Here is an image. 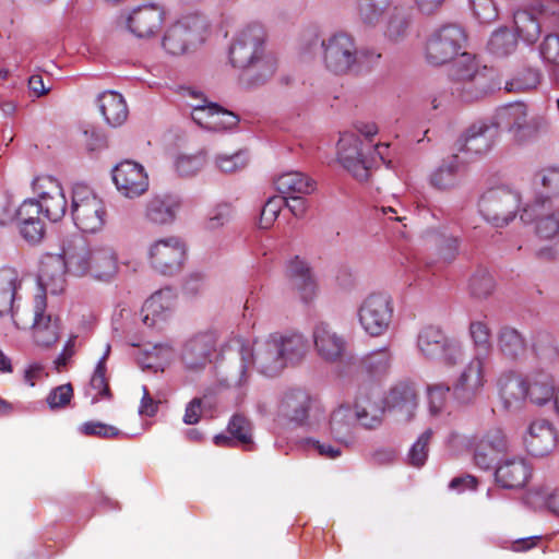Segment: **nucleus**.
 Here are the masks:
<instances>
[{"instance_id": "3", "label": "nucleus", "mask_w": 559, "mask_h": 559, "mask_svg": "<svg viewBox=\"0 0 559 559\" xmlns=\"http://www.w3.org/2000/svg\"><path fill=\"white\" fill-rule=\"evenodd\" d=\"M13 323L17 329L32 330L34 342L50 347L59 340V318L47 312L45 294L34 295L31 307L17 308L13 313Z\"/></svg>"}, {"instance_id": "52", "label": "nucleus", "mask_w": 559, "mask_h": 559, "mask_svg": "<svg viewBox=\"0 0 559 559\" xmlns=\"http://www.w3.org/2000/svg\"><path fill=\"white\" fill-rule=\"evenodd\" d=\"M409 25V17L397 8H394L388 21L384 34L391 41L402 40L406 37Z\"/></svg>"}, {"instance_id": "56", "label": "nucleus", "mask_w": 559, "mask_h": 559, "mask_svg": "<svg viewBox=\"0 0 559 559\" xmlns=\"http://www.w3.org/2000/svg\"><path fill=\"white\" fill-rule=\"evenodd\" d=\"M73 399V386L71 383H64L53 388L46 397V402L51 411L64 408Z\"/></svg>"}, {"instance_id": "50", "label": "nucleus", "mask_w": 559, "mask_h": 559, "mask_svg": "<svg viewBox=\"0 0 559 559\" xmlns=\"http://www.w3.org/2000/svg\"><path fill=\"white\" fill-rule=\"evenodd\" d=\"M390 4L391 0H357L360 21L366 25H377Z\"/></svg>"}, {"instance_id": "63", "label": "nucleus", "mask_w": 559, "mask_h": 559, "mask_svg": "<svg viewBox=\"0 0 559 559\" xmlns=\"http://www.w3.org/2000/svg\"><path fill=\"white\" fill-rule=\"evenodd\" d=\"M40 214H43V211L38 200L28 199L23 201V203L16 210L15 219L17 221V224L37 221L40 219Z\"/></svg>"}, {"instance_id": "6", "label": "nucleus", "mask_w": 559, "mask_h": 559, "mask_svg": "<svg viewBox=\"0 0 559 559\" xmlns=\"http://www.w3.org/2000/svg\"><path fill=\"white\" fill-rule=\"evenodd\" d=\"M71 214L75 226L86 234L100 231L108 217L104 200L84 185L73 189Z\"/></svg>"}, {"instance_id": "55", "label": "nucleus", "mask_w": 559, "mask_h": 559, "mask_svg": "<svg viewBox=\"0 0 559 559\" xmlns=\"http://www.w3.org/2000/svg\"><path fill=\"white\" fill-rule=\"evenodd\" d=\"M432 437V430L427 429L420 435L417 441L413 444L408 453L409 463L413 466L420 467L425 464L428 456V444Z\"/></svg>"}, {"instance_id": "40", "label": "nucleus", "mask_w": 559, "mask_h": 559, "mask_svg": "<svg viewBox=\"0 0 559 559\" xmlns=\"http://www.w3.org/2000/svg\"><path fill=\"white\" fill-rule=\"evenodd\" d=\"M91 272L88 275L96 280L111 278L118 269L117 257L109 248H95L92 252Z\"/></svg>"}, {"instance_id": "48", "label": "nucleus", "mask_w": 559, "mask_h": 559, "mask_svg": "<svg viewBox=\"0 0 559 559\" xmlns=\"http://www.w3.org/2000/svg\"><path fill=\"white\" fill-rule=\"evenodd\" d=\"M468 333L476 352L475 355L486 358L492 349L491 330L488 323L484 320L471 321Z\"/></svg>"}, {"instance_id": "2", "label": "nucleus", "mask_w": 559, "mask_h": 559, "mask_svg": "<svg viewBox=\"0 0 559 559\" xmlns=\"http://www.w3.org/2000/svg\"><path fill=\"white\" fill-rule=\"evenodd\" d=\"M265 31L254 23L242 28L229 48V59L235 68L254 69L255 83L264 82L276 70V60L264 53Z\"/></svg>"}, {"instance_id": "34", "label": "nucleus", "mask_w": 559, "mask_h": 559, "mask_svg": "<svg viewBox=\"0 0 559 559\" xmlns=\"http://www.w3.org/2000/svg\"><path fill=\"white\" fill-rule=\"evenodd\" d=\"M228 432L231 437L217 435L214 443L218 447H230L234 443L242 445L246 450L252 449V435L250 420L241 415L235 414L228 423Z\"/></svg>"}, {"instance_id": "38", "label": "nucleus", "mask_w": 559, "mask_h": 559, "mask_svg": "<svg viewBox=\"0 0 559 559\" xmlns=\"http://www.w3.org/2000/svg\"><path fill=\"white\" fill-rule=\"evenodd\" d=\"M275 187L282 197L309 194L314 191L316 182L302 173L288 171L277 177Z\"/></svg>"}, {"instance_id": "14", "label": "nucleus", "mask_w": 559, "mask_h": 559, "mask_svg": "<svg viewBox=\"0 0 559 559\" xmlns=\"http://www.w3.org/2000/svg\"><path fill=\"white\" fill-rule=\"evenodd\" d=\"M473 449V461L475 465L484 471L492 467L499 455L508 453L510 442L500 428H490L481 436H476L471 441Z\"/></svg>"}, {"instance_id": "42", "label": "nucleus", "mask_w": 559, "mask_h": 559, "mask_svg": "<svg viewBox=\"0 0 559 559\" xmlns=\"http://www.w3.org/2000/svg\"><path fill=\"white\" fill-rule=\"evenodd\" d=\"M17 289V277L13 270H0V317L10 314L13 319V313L20 308L14 307V300Z\"/></svg>"}, {"instance_id": "31", "label": "nucleus", "mask_w": 559, "mask_h": 559, "mask_svg": "<svg viewBox=\"0 0 559 559\" xmlns=\"http://www.w3.org/2000/svg\"><path fill=\"white\" fill-rule=\"evenodd\" d=\"M385 404L390 411H395L405 420H409L417 407V392L414 385L406 382L396 384L386 396Z\"/></svg>"}, {"instance_id": "58", "label": "nucleus", "mask_w": 559, "mask_h": 559, "mask_svg": "<svg viewBox=\"0 0 559 559\" xmlns=\"http://www.w3.org/2000/svg\"><path fill=\"white\" fill-rule=\"evenodd\" d=\"M536 233L540 238L545 239H551L559 235V209L537 219Z\"/></svg>"}, {"instance_id": "30", "label": "nucleus", "mask_w": 559, "mask_h": 559, "mask_svg": "<svg viewBox=\"0 0 559 559\" xmlns=\"http://www.w3.org/2000/svg\"><path fill=\"white\" fill-rule=\"evenodd\" d=\"M527 399L536 405H545L555 400L554 377L545 370H534L525 378Z\"/></svg>"}, {"instance_id": "4", "label": "nucleus", "mask_w": 559, "mask_h": 559, "mask_svg": "<svg viewBox=\"0 0 559 559\" xmlns=\"http://www.w3.org/2000/svg\"><path fill=\"white\" fill-rule=\"evenodd\" d=\"M450 75L457 85L455 91L460 93L464 102L479 99L493 90L491 76L487 68L484 67L480 70L475 57L467 52L460 55L451 68Z\"/></svg>"}, {"instance_id": "29", "label": "nucleus", "mask_w": 559, "mask_h": 559, "mask_svg": "<svg viewBox=\"0 0 559 559\" xmlns=\"http://www.w3.org/2000/svg\"><path fill=\"white\" fill-rule=\"evenodd\" d=\"M180 207L181 200L177 195H155L145 205V218L155 225L171 224Z\"/></svg>"}, {"instance_id": "21", "label": "nucleus", "mask_w": 559, "mask_h": 559, "mask_svg": "<svg viewBox=\"0 0 559 559\" xmlns=\"http://www.w3.org/2000/svg\"><path fill=\"white\" fill-rule=\"evenodd\" d=\"M485 358L475 355L453 385L455 399L464 404L474 401L485 384Z\"/></svg>"}, {"instance_id": "45", "label": "nucleus", "mask_w": 559, "mask_h": 559, "mask_svg": "<svg viewBox=\"0 0 559 559\" xmlns=\"http://www.w3.org/2000/svg\"><path fill=\"white\" fill-rule=\"evenodd\" d=\"M540 83V72L532 67H525L516 71L504 83L507 93H530L537 88Z\"/></svg>"}, {"instance_id": "13", "label": "nucleus", "mask_w": 559, "mask_h": 559, "mask_svg": "<svg viewBox=\"0 0 559 559\" xmlns=\"http://www.w3.org/2000/svg\"><path fill=\"white\" fill-rule=\"evenodd\" d=\"M186 258V245L176 237L156 240L148 249V263L162 275L173 276L179 273Z\"/></svg>"}, {"instance_id": "12", "label": "nucleus", "mask_w": 559, "mask_h": 559, "mask_svg": "<svg viewBox=\"0 0 559 559\" xmlns=\"http://www.w3.org/2000/svg\"><path fill=\"white\" fill-rule=\"evenodd\" d=\"M362 329L371 336L384 334L392 321L393 302L389 295L378 293L369 295L358 311Z\"/></svg>"}, {"instance_id": "28", "label": "nucleus", "mask_w": 559, "mask_h": 559, "mask_svg": "<svg viewBox=\"0 0 559 559\" xmlns=\"http://www.w3.org/2000/svg\"><path fill=\"white\" fill-rule=\"evenodd\" d=\"M92 252L93 249L83 239L78 238L68 242L60 257L64 261L67 272L81 277L91 272Z\"/></svg>"}, {"instance_id": "49", "label": "nucleus", "mask_w": 559, "mask_h": 559, "mask_svg": "<svg viewBox=\"0 0 559 559\" xmlns=\"http://www.w3.org/2000/svg\"><path fill=\"white\" fill-rule=\"evenodd\" d=\"M516 35L527 44H534L540 35L538 20L528 11H518L513 16Z\"/></svg>"}, {"instance_id": "10", "label": "nucleus", "mask_w": 559, "mask_h": 559, "mask_svg": "<svg viewBox=\"0 0 559 559\" xmlns=\"http://www.w3.org/2000/svg\"><path fill=\"white\" fill-rule=\"evenodd\" d=\"M205 22L198 16L185 17L173 24L163 37V48L173 56L187 53L203 41Z\"/></svg>"}, {"instance_id": "43", "label": "nucleus", "mask_w": 559, "mask_h": 559, "mask_svg": "<svg viewBox=\"0 0 559 559\" xmlns=\"http://www.w3.org/2000/svg\"><path fill=\"white\" fill-rule=\"evenodd\" d=\"M498 348L508 359L515 360L526 350V342L522 334L511 326H502L498 333Z\"/></svg>"}, {"instance_id": "16", "label": "nucleus", "mask_w": 559, "mask_h": 559, "mask_svg": "<svg viewBox=\"0 0 559 559\" xmlns=\"http://www.w3.org/2000/svg\"><path fill=\"white\" fill-rule=\"evenodd\" d=\"M112 179L119 192L133 199L148 189V177L144 167L133 160H123L112 170Z\"/></svg>"}, {"instance_id": "57", "label": "nucleus", "mask_w": 559, "mask_h": 559, "mask_svg": "<svg viewBox=\"0 0 559 559\" xmlns=\"http://www.w3.org/2000/svg\"><path fill=\"white\" fill-rule=\"evenodd\" d=\"M542 187L547 193V199L559 195V167L548 166L538 171L536 175Z\"/></svg>"}, {"instance_id": "8", "label": "nucleus", "mask_w": 559, "mask_h": 559, "mask_svg": "<svg viewBox=\"0 0 559 559\" xmlns=\"http://www.w3.org/2000/svg\"><path fill=\"white\" fill-rule=\"evenodd\" d=\"M182 96L195 100L191 103L192 108L191 117L200 127L212 130L221 131L235 127L239 119L238 117L214 103H207L202 93L192 87H183Z\"/></svg>"}, {"instance_id": "9", "label": "nucleus", "mask_w": 559, "mask_h": 559, "mask_svg": "<svg viewBox=\"0 0 559 559\" xmlns=\"http://www.w3.org/2000/svg\"><path fill=\"white\" fill-rule=\"evenodd\" d=\"M280 408L284 416L298 426L316 427L324 417L320 401L301 389L286 392Z\"/></svg>"}, {"instance_id": "62", "label": "nucleus", "mask_w": 559, "mask_h": 559, "mask_svg": "<svg viewBox=\"0 0 559 559\" xmlns=\"http://www.w3.org/2000/svg\"><path fill=\"white\" fill-rule=\"evenodd\" d=\"M204 165L202 155H183L178 157L176 169L180 176L189 177L195 175Z\"/></svg>"}, {"instance_id": "44", "label": "nucleus", "mask_w": 559, "mask_h": 559, "mask_svg": "<svg viewBox=\"0 0 559 559\" xmlns=\"http://www.w3.org/2000/svg\"><path fill=\"white\" fill-rule=\"evenodd\" d=\"M447 336L443 331L435 325L423 328L417 337V346L420 353L427 358H435L440 355L445 346Z\"/></svg>"}, {"instance_id": "25", "label": "nucleus", "mask_w": 559, "mask_h": 559, "mask_svg": "<svg viewBox=\"0 0 559 559\" xmlns=\"http://www.w3.org/2000/svg\"><path fill=\"white\" fill-rule=\"evenodd\" d=\"M496 134L497 129L491 121H478L457 141V150L476 155L486 153L490 150Z\"/></svg>"}, {"instance_id": "19", "label": "nucleus", "mask_w": 559, "mask_h": 559, "mask_svg": "<svg viewBox=\"0 0 559 559\" xmlns=\"http://www.w3.org/2000/svg\"><path fill=\"white\" fill-rule=\"evenodd\" d=\"M533 475L530 462L521 456L513 455L501 460L495 469V481L503 489H522Z\"/></svg>"}, {"instance_id": "41", "label": "nucleus", "mask_w": 559, "mask_h": 559, "mask_svg": "<svg viewBox=\"0 0 559 559\" xmlns=\"http://www.w3.org/2000/svg\"><path fill=\"white\" fill-rule=\"evenodd\" d=\"M355 414L349 406L342 405L332 412L329 420L331 436L340 443H346L352 435Z\"/></svg>"}, {"instance_id": "61", "label": "nucleus", "mask_w": 559, "mask_h": 559, "mask_svg": "<svg viewBox=\"0 0 559 559\" xmlns=\"http://www.w3.org/2000/svg\"><path fill=\"white\" fill-rule=\"evenodd\" d=\"M539 53L547 63L559 66V34H548L539 45Z\"/></svg>"}, {"instance_id": "35", "label": "nucleus", "mask_w": 559, "mask_h": 559, "mask_svg": "<svg viewBox=\"0 0 559 559\" xmlns=\"http://www.w3.org/2000/svg\"><path fill=\"white\" fill-rule=\"evenodd\" d=\"M498 390L506 408L518 407L527 399L525 378L514 372L499 378Z\"/></svg>"}, {"instance_id": "15", "label": "nucleus", "mask_w": 559, "mask_h": 559, "mask_svg": "<svg viewBox=\"0 0 559 559\" xmlns=\"http://www.w3.org/2000/svg\"><path fill=\"white\" fill-rule=\"evenodd\" d=\"M43 215L51 222H59L66 214L68 202L61 185L50 176L38 177L33 182Z\"/></svg>"}, {"instance_id": "11", "label": "nucleus", "mask_w": 559, "mask_h": 559, "mask_svg": "<svg viewBox=\"0 0 559 559\" xmlns=\"http://www.w3.org/2000/svg\"><path fill=\"white\" fill-rule=\"evenodd\" d=\"M520 199L509 189L496 188L485 192L479 201V211L484 218L495 226L511 222L519 210Z\"/></svg>"}, {"instance_id": "59", "label": "nucleus", "mask_w": 559, "mask_h": 559, "mask_svg": "<svg viewBox=\"0 0 559 559\" xmlns=\"http://www.w3.org/2000/svg\"><path fill=\"white\" fill-rule=\"evenodd\" d=\"M80 431L85 436H95L104 439H114L120 435V430L100 421H86L81 425Z\"/></svg>"}, {"instance_id": "22", "label": "nucleus", "mask_w": 559, "mask_h": 559, "mask_svg": "<svg viewBox=\"0 0 559 559\" xmlns=\"http://www.w3.org/2000/svg\"><path fill=\"white\" fill-rule=\"evenodd\" d=\"M165 10L157 4H145L135 8L127 19L131 33L141 38L155 36L162 29Z\"/></svg>"}, {"instance_id": "5", "label": "nucleus", "mask_w": 559, "mask_h": 559, "mask_svg": "<svg viewBox=\"0 0 559 559\" xmlns=\"http://www.w3.org/2000/svg\"><path fill=\"white\" fill-rule=\"evenodd\" d=\"M322 60L328 71L344 75L356 71L360 66L362 52L358 50L355 38L345 32H336L321 43Z\"/></svg>"}, {"instance_id": "53", "label": "nucleus", "mask_w": 559, "mask_h": 559, "mask_svg": "<svg viewBox=\"0 0 559 559\" xmlns=\"http://www.w3.org/2000/svg\"><path fill=\"white\" fill-rule=\"evenodd\" d=\"M391 355L388 348H381L366 355L361 365L366 371L372 374H379L388 370Z\"/></svg>"}, {"instance_id": "33", "label": "nucleus", "mask_w": 559, "mask_h": 559, "mask_svg": "<svg viewBox=\"0 0 559 559\" xmlns=\"http://www.w3.org/2000/svg\"><path fill=\"white\" fill-rule=\"evenodd\" d=\"M464 164L457 154H452L431 174L430 183L438 190H450L459 186Z\"/></svg>"}, {"instance_id": "18", "label": "nucleus", "mask_w": 559, "mask_h": 559, "mask_svg": "<svg viewBox=\"0 0 559 559\" xmlns=\"http://www.w3.org/2000/svg\"><path fill=\"white\" fill-rule=\"evenodd\" d=\"M218 336L214 331L193 335L182 349L181 358L187 369H203L212 360L217 349Z\"/></svg>"}, {"instance_id": "27", "label": "nucleus", "mask_w": 559, "mask_h": 559, "mask_svg": "<svg viewBox=\"0 0 559 559\" xmlns=\"http://www.w3.org/2000/svg\"><path fill=\"white\" fill-rule=\"evenodd\" d=\"M314 347L321 358L336 361L345 350L346 342L329 323L320 322L313 329Z\"/></svg>"}, {"instance_id": "26", "label": "nucleus", "mask_w": 559, "mask_h": 559, "mask_svg": "<svg viewBox=\"0 0 559 559\" xmlns=\"http://www.w3.org/2000/svg\"><path fill=\"white\" fill-rule=\"evenodd\" d=\"M174 308V295L170 289L154 293L141 309L142 321L148 328H162Z\"/></svg>"}, {"instance_id": "46", "label": "nucleus", "mask_w": 559, "mask_h": 559, "mask_svg": "<svg viewBox=\"0 0 559 559\" xmlns=\"http://www.w3.org/2000/svg\"><path fill=\"white\" fill-rule=\"evenodd\" d=\"M384 406L381 403L371 401L369 397L358 399L355 403V417L361 426L373 428L378 426L383 417Z\"/></svg>"}, {"instance_id": "64", "label": "nucleus", "mask_w": 559, "mask_h": 559, "mask_svg": "<svg viewBox=\"0 0 559 559\" xmlns=\"http://www.w3.org/2000/svg\"><path fill=\"white\" fill-rule=\"evenodd\" d=\"M450 386L443 383L433 384L428 388L430 411L433 414L439 413L445 404Z\"/></svg>"}, {"instance_id": "23", "label": "nucleus", "mask_w": 559, "mask_h": 559, "mask_svg": "<svg viewBox=\"0 0 559 559\" xmlns=\"http://www.w3.org/2000/svg\"><path fill=\"white\" fill-rule=\"evenodd\" d=\"M558 433L554 425L545 419L533 421L524 437L526 450L534 456H544L557 445Z\"/></svg>"}, {"instance_id": "47", "label": "nucleus", "mask_w": 559, "mask_h": 559, "mask_svg": "<svg viewBox=\"0 0 559 559\" xmlns=\"http://www.w3.org/2000/svg\"><path fill=\"white\" fill-rule=\"evenodd\" d=\"M516 46L515 35L509 28L501 27L491 34L487 49L491 55L503 58L513 53Z\"/></svg>"}, {"instance_id": "51", "label": "nucleus", "mask_w": 559, "mask_h": 559, "mask_svg": "<svg viewBox=\"0 0 559 559\" xmlns=\"http://www.w3.org/2000/svg\"><path fill=\"white\" fill-rule=\"evenodd\" d=\"M495 287V280L486 269L476 270L469 277V293L477 299L488 298L493 293Z\"/></svg>"}, {"instance_id": "20", "label": "nucleus", "mask_w": 559, "mask_h": 559, "mask_svg": "<svg viewBox=\"0 0 559 559\" xmlns=\"http://www.w3.org/2000/svg\"><path fill=\"white\" fill-rule=\"evenodd\" d=\"M338 159L358 181H367L370 177L371 162L366 156L362 141L355 135L343 136L340 140Z\"/></svg>"}, {"instance_id": "7", "label": "nucleus", "mask_w": 559, "mask_h": 559, "mask_svg": "<svg viewBox=\"0 0 559 559\" xmlns=\"http://www.w3.org/2000/svg\"><path fill=\"white\" fill-rule=\"evenodd\" d=\"M466 43V34L455 24H445L435 29L426 43V59L430 64L441 66L456 56Z\"/></svg>"}, {"instance_id": "17", "label": "nucleus", "mask_w": 559, "mask_h": 559, "mask_svg": "<svg viewBox=\"0 0 559 559\" xmlns=\"http://www.w3.org/2000/svg\"><path fill=\"white\" fill-rule=\"evenodd\" d=\"M491 122L496 129L503 128L519 140L525 138L534 128L524 102H513L499 107Z\"/></svg>"}, {"instance_id": "39", "label": "nucleus", "mask_w": 559, "mask_h": 559, "mask_svg": "<svg viewBox=\"0 0 559 559\" xmlns=\"http://www.w3.org/2000/svg\"><path fill=\"white\" fill-rule=\"evenodd\" d=\"M110 347L107 349L104 356L99 359L94 373L90 381V386L86 391L87 395L91 396V403L95 404L102 400L110 401L112 399V392L109 388L108 379L106 377V360L109 355Z\"/></svg>"}, {"instance_id": "24", "label": "nucleus", "mask_w": 559, "mask_h": 559, "mask_svg": "<svg viewBox=\"0 0 559 559\" xmlns=\"http://www.w3.org/2000/svg\"><path fill=\"white\" fill-rule=\"evenodd\" d=\"M67 267L60 255H49L41 262L38 275V287L35 295L47 294L58 295L66 288Z\"/></svg>"}, {"instance_id": "37", "label": "nucleus", "mask_w": 559, "mask_h": 559, "mask_svg": "<svg viewBox=\"0 0 559 559\" xmlns=\"http://www.w3.org/2000/svg\"><path fill=\"white\" fill-rule=\"evenodd\" d=\"M100 114L111 127L121 126L128 117V107L123 97L116 92H106L98 98Z\"/></svg>"}, {"instance_id": "1", "label": "nucleus", "mask_w": 559, "mask_h": 559, "mask_svg": "<svg viewBox=\"0 0 559 559\" xmlns=\"http://www.w3.org/2000/svg\"><path fill=\"white\" fill-rule=\"evenodd\" d=\"M272 335L258 343L253 350L250 343L240 336L233 337L221 352V367L226 369V381L233 385H242L248 379V370L255 365L267 377L280 374L284 365L278 345Z\"/></svg>"}, {"instance_id": "32", "label": "nucleus", "mask_w": 559, "mask_h": 559, "mask_svg": "<svg viewBox=\"0 0 559 559\" xmlns=\"http://www.w3.org/2000/svg\"><path fill=\"white\" fill-rule=\"evenodd\" d=\"M286 276L293 288L298 290L304 301L312 299L316 293V282L307 263L298 257L289 261Z\"/></svg>"}, {"instance_id": "54", "label": "nucleus", "mask_w": 559, "mask_h": 559, "mask_svg": "<svg viewBox=\"0 0 559 559\" xmlns=\"http://www.w3.org/2000/svg\"><path fill=\"white\" fill-rule=\"evenodd\" d=\"M285 204L286 197L277 195L270 198L262 207L259 222L260 227L264 229L270 228L277 218L281 210L285 206Z\"/></svg>"}, {"instance_id": "60", "label": "nucleus", "mask_w": 559, "mask_h": 559, "mask_svg": "<svg viewBox=\"0 0 559 559\" xmlns=\"http://www.w3.org/2000/svg\"><path fill=\"white\" fill-rule=\"evenodd\" d=\"M474 15L480 23H491L498 17L493 0H469Z\"/></svg>"}, {"instance_id": "36", "label": "nucleus", "mask_w": 559, "mask_h": 559, "mask_svg": "<svg viewBox=\"0 0 559 559\" xmlns=\"http://www.w3.org/2000/svg\"><path fill=\"white\" fill-rule=\"evenodd\" d=\"M274 342L278 345L284 365H295L304 359L308 352V342L300 333H273Z\"/></svg>"}]
</instances>
